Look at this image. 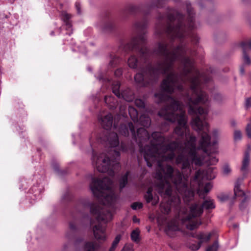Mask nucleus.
<instances>
[{
	"mask_svg": "<svg viewBox=\"0 0 251 251\" xmlns=\"http://www.w3.org/2000/svg\"><path fill=\"white\" fill-rule=\"evenodd\" d=\"M165 75L160 91L154 95L157 103H165L158 112L165 120L161 129L167 131L170 122H177V126L167 139L157 132L153 135L159 137V144L156 158L151 161L158 167L154 187L157 192L165 189L169 196L173 186L187 203L194 199L196 191L204 198L213 185L204 180L216 176V168L209 167L197 171L189 179L193 164L212 165L218 160L214 156L217 152V141H211L209 125L204 121L210 104L203 90L212 78L210 75Z\"/></svg>",
	"mask_w": 251,
	"mask_h": 251,
	"instance_id": "1",
	"label": "nucleus"
},
{
	"mask_svg": "<svg viewBox=\"0 0 251 251\" xmlns=\"http://www.w3.org/2000/svg\"><path fill=\"white\" fill-rule=\"evenodd\" d=\"M113 116L108 114L104 117H99V121L104 129H105L102 134L97 137L96 141L99 143L105 144L110 148L107 153L99 152L98 148L91 137L90 138L91 151L92 152L91 161L93 165L101 173H107L110 176H113L116 171L120 167L119 158L120 151H127L128 150L132 151V147H129L124 142L119 144V140L117 133L109 131L113 129L118 131L119 133L125 136H127L131 133L132 139L137 143L142 155L148 167L152 166L151 160L155 159L154 154L159 146V137L153 136L154 133H161L159 132H153L150 136L148 132L144 128H139L136 133L134 126L131 122L127 124H122L118 129L115 121L113 125Z\"/></svg>",
	"mask_w": 251,
	"mask_h": 251,
	"instance_id": "2",
	"label": "nucleus"
},
{
	"mask_svg": "<svg viewBox=\"0 0 251 251\" xmlns=\"http://www.w3.org/2000/svg\"><path fill=\"white\" fill-rule=\"evenodd\" d=\"M94 196L105 206L101 208L89 198H81L78 201V206L90 209L91 215L95 217L97 224L93 227L95 238L99 241L106 240V224L112 220L113 213L117 208L118 196L112 179L108 177L102 179L93 177L90 185Z\"/></svg>",
	"mask_w": 251,
	"mask_h": 251,
	"instance_id": "3",
	"label": "nucleus"
},
{
	"mask_svg": "<svg viewBox=\"0 0 251 251\" xmlns=\"http://www.w3.org/2000/svg\"><path fill=\"white\" fill-rule=\"evenodd\" d=\"M164 198L163 201L160 204L161 212L168 214L173 211L175 218L167 223L165 228L166 234L171 237L174 236V233L180 230L181 226H185L187 229L194 230L201 224L198 218L203 213V209L209 211L215 208L214 200L210 198H200L203 200L201 204L196 202L192 204L189 210L182 205L180 197L176 195H173L172 189L170 190L169 196L165 194V189L161 192H158Z\"/></svg>",
	"mask_w": 251,
	"mask_h": 251,
	"instance_id": "4",
	"label": "nucleus"
},
{
	"mask_svg": "<svg viewBox=\"0 0 251 251\" xmlns=\"http://www.w3.org/2000/svg\"><path fill=\"white\" fill-rule=\"evenodd\" d=\"M147 26V20L146 18L136 20L133 24V30L137 34L132 38L128 43H121L119 50L128 53L132 54L127 60V64L131 69H136L138 66L141 68L143 65L139 61L135 54L140 56V59L145 63H148L151 53L146 45V37L145 36L146 29Z\"/></svg>",
	"mask_w": 251,
	"mask_h": 251,
	"instance_id": "5",
	"label": "nucleus"
},
{
	"mask_svg": "<svg viewBox=\"0 0 251 251\" xmlns=\"http://www.w3.org/2000/svg\"><path fill=\"white\" fill-rule=\"evenodd\" d=\"M95 77L102 84L101 91L102 93H104V87L111 88L113 93L119 99H123L126 101H131L134 99V94L130 89L126 88L120 92V82L110 78L107 72L100 71L95 75Z\"/></svg>",
	"mask_w": 251,
	"mask_h": 251,
	"instance_id": "6",
	"label": "nucleus"
},
{
	"mask_svg": "<svg viewBox=\"0 0 251 251\" xmlns=\"http://www.w3.org/2000/svg\"><path fill=\"white\" fill-rule=\"evenodd\" d=\"M49 6V14L52 18L60 16L63 22L61 30L65 29V34L70 35L73 33L72 25L71 21V15L65 10L63 4L60 0H50Z\"/></svg>",
	"mask_w": 251,
	"mask_h": 251,
	"instance_id": "7",
	"label": "nucleus"
},
{
	"mask_svg": "<svg viewBox=\"0 0 251 251\" xmlns=\"http://www.w3.org/2000/svg\"><path fill=\"white\" fill-rule=\"evenodd\" d=\"M166 0H153L151 3H146L144 6L137 7L136 6L131 5L129 6L128 9V12L130 14H133L137 12H142L145 14H147L149 11L154 8L161 7L164 2Z\"/></svg>",
	"mask_w": 251,
	"mask_h": 251,
	"instance_id": "8",
	"label": "nucleus"
},
{
	"mask_svg": "<svg viewBox=\"0 0 251 251\" xmlns=\"http://www.w3.org/2000/svg\"><path fill=\"white\" fill-rule=\"evenodd\" d=\"M128 111L130 118L134 123L139 122L141 125L146 127H148L151 125V118L146 113L142 114L140 117L139 120H138V112L134 107L129 106Z\"/></svg>",
	"mask_w": 251,
	"mask_h": 251,
	"instance_id": "9",
	"label": "nucleus"
},
{
	"mask_svg": "<svg viewBox=\"0 0 251 251\" xmlns=\"http://www.w3.org/2000/svg\"><path fill=\"white\" fill-rule=\"evenodd\" d=\"M243 180V178H238L235 183L234 189V194L236 197H243L240 205V208L241 210H244L247 206L251 199L250 194L249 193H245L240 188Z\"/></svg>",
	"mask_w": 251,
	"mask_h": 251,
	"instance_id": "10",
	"label": "nucleus"
},
{
	"mask_svg": "<svg viewBox=\"0 0 251 251\" xmlns=\"http://www.w3.org/2000/svg\"><path fill=\"white\" fill-rule=\"evenodd\" d=\"M212 235L211 233H209L207 234L203 232H195L192 234L193 237L196 238L199 240V242L197 243L192 244L189 245V248L193 251L198 250L201 246V245L203 242H208L211 238Z\"/></svg>",
	"mask_w": 251,
	"mask_h": 251,
	"instance_id": "11",
	"label": "nucleus"
},
{
	"mask_svg": "<svg viewBox=\"0 0 251 251\" xmlns=\"http://www.w3.org/2000/svg\"><path fill=\"white\" fill-rule=\"evenodd\" d=\"M96 26L103 31L110 32L115 27V23L107 18L100 19L97 24Z\"/></svg>",
	"mask_w": 251,
	"mask_h": 251,
	"instance_id": "12",
	"label": "nucleus"
},
{
	"mask_svg": "<svg viewBox=\"0 0 251 251\" xmlns=\"http://www.w3.org/2000/svg\"><path fill=\"white\" fill-rule=\"evenodd\" d=\"M240 46L243 50V65H250L251 63V59L247 51L248 50H251V40L243 41L241 43Z\"/></svg>",
	"mask_w": 251,
	"mask_h": 251,
	"instance_id": "13",
	"label": "nucleus"
},
{
	"mask_svg": "<svg viewBox=\"0 0 251 251\" xmlns=\"http://www.w3.org/2000/svg\"><path fill=\"white\" fill-rule=\"evenodd\" d=\"M144 198L147 203L151 202L152 205H156L159 201V197L158 196L152 194V188L150 187L147 193L144 195Z\"/></svg>",
	"mask_w": 251,
	"mask_h": 251,
	"instance_id": "14",
	"label": "nucleus"
},
{
	"mask_svg": "<svg viewBox=\"0 0 251 251\" xmlns=\"http://www.w3.org/2000/svg\"><path fill=\"white\" fill-rule=\"evenodd\" d=\"M72 220L69 222V229L70 232H76L78 229V224L80 220L78 216L72 214Z\"/></svg>",
	"mask_w": 251,
	"mask_h": 251,
	"instance_id": "15",
	"label": "nucleus"
},
{
	"mask_svg": "<svg viewBox=\"0 0 251 251\" xmlns=\"http://www.w3.org/2000/svg\"><path fill=\"white\" fill-rule=\"evenodd\" d=\"M104 101L107 106L111 109L116 108L118 105L115 97L111 94L109 96H104Z\"/></svg>",
	"mask_w": 251,
	"mask_h": 251,
	"instance_id": "16",
	"label": "nucleus"
},
{
	"mask_svg": "<svg viewBox=\"0 0 251 251\" xmlns=\"http://www.w3.org/2000/svg\"><path fill=\"white\" fill-rule=\"evenodd\" d=\"M100 248V245L97 242L87 241L84 244L83 251H98Z\"/></svg>",
	"mask_w": 251,
	"mask_h": 251,
	"instance_id": "17",
	"label": "nucleus"
},
{
	"mask_svg": "<svg viewBox=\"0 0 251 251\" xmlns=\"http://www.w3.org/2000/svg\"><path fill=\"white\" fill-rule=\"evenodd\" d=\"M250 160V154L249 151H246L244 154V156L242 161V165L241 168V171L243 174H246L248 172Z\"/></svg>",
	"mask_w": 251,
	"mask_h": 251,
	"instance_id": "18",
	"label": "nucleus"
},
{
	"mask_svg": "<svg viewBox=\"0 0 251 251\" xmlns=\"http://www.w3.org/2000/svg\"><path fill=\"white\" fill-rule=\"evenodd\" d=\"M110 61L109 68H113L119 64L122 61V59L120 58L117 54L114 53H110L109 55Z\"/></svg>",
	"mask_w": 251,
	"mask_h": 251,
	"instance_id": "19",
	"label": "nucleus"
},
{
	"mask_svg": "<svg viewBox=\"0 0 251 251\" xmlns=\"http://www.w3.org/2000/svg\"><path fill=\"white\" fill-rule=\"evenodd\" d=\"M129 172H126L125 174L122 176L119 180V187L121 191L126 185L128 182V179L129 177Z\"/></svg>",
	"mask_w": 251,
	"mask_h": 251,
	"instance_id": "20",
	"label": "nucleus"
},
{
	"mask_svg": "<svg viewBox=\"0 0 251 251\" xmlns=\"http://www.w3.org/2000/svg\"><path fill=\"white\" fill-rule=\"evenodd\" d=\"M140 231L138 229L133 230L131 233V239L135 242H138L140 241L139 238Z\"/></svg>",
	"mask_w": 251,
	"mask_h": 251,
	"instance_id": "21",
	"label": "nucleus"
},
{
	"mask_svg": "<svg viewBox=\"0 0 251 251\" xmlns=\"http://www.w3.org/2000/svg\"><path fill=\"white\" fill-rule=\"evenodd\" d=\"M232 170L228 164H225L223 166V173L225 176H228L231 174Z\"/></svg>",
	"mask_w": 251,
	"mask_h": 251,
	"instance_id": "22",
	"label": "nucleus"
},
{
	"mask_svg": "<svg viewBox=\"0 0 251 251\" xmlns=\"http://www.w3.org/2000/svg\"><path fill=\"white\" fill-rule=\"evenodd\" d=\"M72 50L74 51H79L83 54H85L86 53V50L85 47H72Z\"/></svg>",
	"mask_w": 251,
	"mask_h": 251,
	"instance_id": "23",
	"label": "nucleus"
},
{
	"mask_svg": "<svg viewBox=\"0 0 251 251\" xmlns=\"http://www.w3.org/2000/svg\"><path fill=\"white\" fill-rule=\"evenodd\" d=\"M52 168L55 171V172L58 175H62L65 173V172L64 171L61 170L59 168V166L57 164L55 163L52 164Z\"/></svg>",
	"mask_w": 251,
	"mask_h": 251,
	"instance_id": "24",
	"label": "nucleus"
},
{
	"mask_svg": "<svg viewBox=\"0 0 251 251\" xmlns=\"http://www.w3.org/2000/svg\"><path fill=\"white\" fill-rule=\"evenodd\" d=\"M218 244L215 241L212 245L207 248L206 251H217L218 249Z\"/></svg>",
	"mask_w": 251,
	"mask_h": 251,
	"instance_id": "25",
	"label": "nucleus"
},
{
	"mask_svg": "<svg viewBox=\"0 0 251 251\" xmlns=\"http://www.w3.org/2000/svg\"><path fill=\"white\" fill-rule=\"evenodd\" d=\"M135 103L136 105L140 108H144L145 107V102L144 101L140 99H136L135 100Z\"/></svg>",
	"mask_w": 251,
	"mask_h": 251,
	"instance_id": "26",
	"label": "nucleus"
},
{
	"mask_svg": "<svg viewBox=\"0 0 251 251\" xmlns=\"http://www.w3.org/2000/svg\"><path fill=\"white\" fill-rule=\"evenodd\" d=\"M75 8L78 14L82 13V6L80 2L77 1L75 3Z\"/></svg>",
	"mask_w": 251,
	"mask_h": 251,
	"instance_id": "27",
	"label": "nucleus"
},
{
	"mask_svg": "<svg viewBox=\"0 0 251 251\" xmlns=\"http://www.w3.org/2000/svg\"><path fill=\"white\" fill-rule=\"evenodd\" d=\"M131 207L133 210L141 209L143 207V204L141 202H135L131 204Z\"/></svg>",
	"mask_w": 251,
	"mask_h": 251,
	"instance_id": "28",
	"label": "nucleus"
},
{
	"mask_svg": "<svg viewBox=\"0 0 251 251\" xmlns=\"http://www.w3.org/2000/svg\"><path fill=\"white\" fill-rule=\"evenodd\" d=\"M121 251H134L133 246L132 244H126Z\"/></svg>",
	"mask_w": 251,
	"mask_h": 251,
	"instance_id": "29",
	"label": "nucleus"
},
{
	"mask_svg": "<svg viewBox=\"0 0 251 251\" xmlns=\"http://www.w3.org/2000/svg\"><path fill=\"white\" fill-rule=\"evenodd\" d=\"M242 137L241 133L239 130H235L234 133V139L235 141L241 140Z\"/></svg>",
	"mask_w": 251,
	"mask_h": 251,
	"instance_id": "30",
	"label": "nucleus"
},
{
	"mask_svg": "<svg viewBox=\"0 0 251 251\" xmlns=\"http://www.w3.org/2000/svg\"><path fill=\"white\" fill-rule=\"evenodd\" d=\"M121 238H122L121 235H120V234L117 235L116 236V237L115 238L114 240H113L112 244L117 246L119 242L121 240Z\"/></svg>",
	"mask_w": 251,
	"mask_h": 251,
	"instance_id": "31",
	"label": "nucleus"
},
{
	"mask_svg": "<svg viewBox=\"0 0 251 251\" xmlns=\"http://www.w3.org/2000/svg\"><path fill=\"white\" fill-rule=\"evenodd\" d=\"M123 70L122 68L117 69L114 72V75L116 77H118L122 75Z\"/></svg>",
	"mask_w": 251,
	"mask_h": 251,
	"instance_id": "32",
	"label": "nucleus"
},
{
	"mask_svg": "<svg viewBox=\"0 0 251 251\" xmlns=\"http://www.w3.org/2000/svg\"><path fill=\"white\" fill-rule=\"evenodd\" d=\"M36 187H37V186H33L30 189L31 192H33V193H35V194H34L35 196H36L37 195H39L41 192V188L38 189L37 190V192H36Z\"/></svg>",
	"mask_w": 251,
	"mask_h": 251,
	"instance_id": "33",
	"label": "nucleus"
},
{
	"mask_svg": "<svg viewBox=\"0 0 251 251\" xmlns=\"http://www.w3.org/2000/svg\"><path fill=\"white\" fill-rule=\"evenodd\" d=\"M246 131L248 135V136L249 138H251V124H249L248 125L247 128H246Z\"/></svg>",
	"mask_w": 251,
	"mask_h": 251,
	"instance_id": "34",
	"label": "nucleus"
},
{
	"mask_svg": "<svg viewBox=\"0 0 251 251\" xmlns=\"http://www.w3.org/2000/svg\"><path fill=\"white\" fill-rule=\"evenodd\" d=\"M214 99L217 101H220L222 99V96L219 93H216L214 95Z\"/></svg>",
	"mask_w": 251,
	"mask_h": 251,
	"instance_id": "35",
	"label": "nucleus"
},
{
	"mask_svg": "<svg viewBox=\"0 0 251 251\" xmlns=\"http://www.w3.org/2000/svg\"><path fill=\"white\" fill-rule=\"evenodd\" d=\"M245 106L247 108L251 107V97L246 99Z\"/></svg>",
	"mask_w": 251,
	"mask_h": 251,
	"instance_id": "36",
	"label": "nucleus"
},
{
	"mask_svg": "<svg viewBox=\"0 0 251 251\" xmlns=\"http://www.w3.org/2000/svg\"><path fill=\"white\" fill-rule=\"evenodd\" d=\"M126 108V106H120L119 107V109H120L121 114L123 116H124V115H125V112H123V111L125 110Z\"/></svg>",
	"mask_w": 251,
	"mask_h": 251,
	"instance_id": "37",
	"label": "nucleus"
},
{
	"mask_svg": "<svg viewBox=\"0 0 251 251\" xmlns=\"http://www.w3.org/2000/svg\"><path fill=\"white\" fill-rule=\"evenodd\" d=\"M117 247V246L112 244L111 247L109 248L108 251H115Z\"/></svg>",
	"mask_w": 251,
	"mask_h": 251,
	"instance_id": "38",
	"label": "nucleus"
},
{
	"mask_svg": "<svg viewBox=\"0 0 251 251\" xmlns=\"http://www.w3.org/2000/svg\"><path fill=\"white\" fill-rule=\"evenodd\" d=\"M212 135H213V136L214 137H216L218 135V131L217 129H214L213 131H212Z\"/></svg>",
	"mask_w": 251,
	"mask_h": 251,
	"instance_id": "39",
	"label": "nucleus"
},
{
	"mask_svg": "<svg viewBox=\"0 0 251 251\" xmlns=\"http://www.w3.org/2000/svg\"><path fill=\"white\" fill-rule=\"evenodd\" d=\"M87 218L90 225L92 226L93 224H94V221L91 218H90L89 217H87Z\"/></svg>",
	"mask_w": 251,
	"mask_h": 251,
	"instance_id": "40",
	"label": "nucleus"
},
{
	"mask_svg": "<svg viewBox=\"0 0 251 251\" xmlns=\"http://www.w3.org/2000/svg\"><path fill=\"white\" fill-rule=\"evenodd\" d=\"M69 196V194L68 192L66 193V194H65L63 197V199H64V200H69L70 199L69 198H68Z\"/></svg>",
	"mask_w": 251,
	"mask_h": 251,
	"instance_id": "41",
	"label": "nucleus"
},
{
	"mask_svg": "<svg viewBox=\"0 0 251 251\" xmlns=\"http://www.w3.org/2000/svg\"><path fill=\"white\" fill-rule=\"evenodd\" d=\"M240 71V73H241V74L242 75H243L244 74L245 70H244V65H243L241 66Z\"/></svg>",
	"mask_w": 251,
	"mask_h": 251,
	"instance_id": "42",
	"label": "nucleus"
},
{
	"mask_svg": "<svg viewBox=\"0 0 251 251\" xmlns=\"http://www.w3.org/2000/svg\"><path fill=\"white\" fill-rule=\"evenodd\" d=\"M133 221L134 223H139V219H138L136 217L134 216L133 218Z\"/></svg>",
	"mask_w": 251,
	"mask_h": 251,
	"instance_id": "43",
	"label": "nucleus"
},
{
	"mask_svg": "<svg viewBox=\"0 0 251 251\" xmlns=\"http://www.w3.org/2000/svg\"><path fill=\"white\" fill-rule=\"evenodd\" d=\"M100 95H99L98 96H97L96 97V99H95V101H99L100 100Z\"/></svg>",
	"mask_w": 251,
	"mask_h": 251,
	"instance_id": "44",
	"label": "nucleus"
},
{
	"mask_svg": "<svg viewBox=\"0 0 251 251\" xmlns=\"http://www.w3.org/2000/svg\"><path fill=\"white\" fill-rule=\"evenodd\" d=\"M67 237H68V238H70V235H69V232H68V233H67Z\"/></svg>",
	"mask_w": 251,
	"mask_h": 251,
	"instance_id": "45",
	"label": "nucleus"
},
{
	"mask_svg": "<svg viewBox=\"0 0 251 251\" xmlns=\"http://www.w3.org/2000/svg\"><path fill=\"white\" fill-rule=\"evenodd\" d=\"M10 3H13L15 0H9Z\"/></svg>",
	"mask_w": 251,
	"mask_h": 251,
	"instance_id": "46",
	"label": "nucleus"
},
{
	"mask_svg": "<svg viewBox=\"0 0 251 251\" xmlns=\"http://www.w3.org/2000/svg\"><path fill=\"white\" fill-rule=\"evenodd\" d=\"M82 241V239H80V240H79L77 241L76 242V244H77V242H78V241H80V242H81Z\"/></svg>",
	"mask_w": 251,
	"mask_h": 251,
	"instance_id": "47",
	"label": "nucleus"
},
{
	"mask_svg": "<svg viewBox=\"0 0 251 251\" xmlns=\"http://www.w3.org/2000/svg\"><path fill=\"white\" fill-rule=\"evenodd\" d=\"M50 34L51 35H53L54 34V31H51V33H50Z\"/></svg>",
	"mask_w": 251,
	"mask_h": 251,
	"instance_id": "48",
	"label": "nucleus"
},
{
	"mask_svg": "<svg viewBox=\"0 0 251 251\" xmlns=\"http://www.w3.org/2000/svg\"><path fill=\"white\" fill-rule=\"evenodd\" d=\"M145 173H146V171L145 170H143V174H145Z\"/></svg>",
	"mask_w": 251,
	"mask_h": 251,
	"instance_id": "49",
	"label": "nucleus"
},
{
	"mask_svg": "<svg viewBox=\"0 0 251 251\" xmlns=\"http://www.w3.org/2000/svg\"><path fill=\"white\" fill-rule=\"evenodd\" d=\"M234 226L235 227H237V226L236 225H234Z\"/></svg>",
	"mask_w": 251,
	"mask_h": 251,
	"instance_id": "50",
	"label": "nucleus"
},
{
	"mask_svg": "<svg viewBox=\"0 0 251 251\" xmlns=\"http://www.w3.org/2000/svg\"><path fill=\"white\" fill-rule=\"evenodd\" d=\"M88 69L90 71L91 69L89 68H88Z\"/></svg>",
	"mask_w": 251,
	"mask_h": 251,
	"instance_id": "51",
	"label": "nucleus"
},
{
	"mask_svg": "<svg viewBox=\"0 0 251 251\" xmlns=\"http://www.w3.org/2000/svg\"><path fill=\"white\" fill-rule=\"evenodd\" d=\"M243 1H245L246 0H242Z\"/></svg>",
	"mask_w": 251,
	"mask_h": 251,
	"instance_id": "52",
	"label": "nucleus"
}]
</instances>
